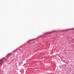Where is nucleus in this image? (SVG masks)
Wrapping results in <instances>:
<instances>
[{
    "label": "nucleus",
    "mask_w": 74,
    "mask_h": 74,
    "mask_svg": "<svg viewBox=\"0 0 74 74\" xmlns=\"http://www.w3.org/2000/svg\"><path fill=\"white\" fill-rule=\"evenodd\" d=\"M11 54H9L8 55V56H11Z\"/></svg>",
    "instance_id": "obj_1"
},
{
    "label": "nucleus",
    "mask_w": 74,
    "mask_h": 74,
    "mask_svg": "<svg viewBox=\"0 0 74 74\" xmlns=\"http://www.w3.org/2000/svg\"><path fill=\"white\" fill-rule=\"evenodd\" d=\"M53 33V32H48V33L49 34H51V33Z\"/></svg>",
    "instance_id": "obj_2"
},
{
    "label": "nucleus",
    "mask_w": 74,
    "mask_h": 74,
    "mask_svg": "<svg viewBox=\"0 0 74 74\" xmlns=\"http://www.w3.org/2000/svg\"><path fill=\"white\" fill-rule=\"evenodd\" d=\"M2 63H3V62H2L1 63H0V65H1Z\"/></svg>",
    "instance_id": "obj_3"
},
{
    "label": "nucleus",
    "mask_w": 74,
    "mask_h": 74,
    "mask_svg": "<svg viewBox=\"0 0 74 74\" xmlns=\"http://www.w3.org/2000/svg\"><path fill=\"white\" fill-rule=\"evenodd\" d=\"M74 40V39H73V40H71V41H73Z\"/></svg>",
    "instance_id": "obj_4"
},
{
    "label": "nucleus",
    "mask_w": 74,
    "mask_h": 74,
    "mask_svg": "<svg viewBox=\"0 0 74 74\" xmlns=\"http://www.w3.org/2000/svg\"><path fill=\"white\" fill-rule=\"evenodd\" d=\"M1 60L2 61V62H4V61H3V60Z\"/></svg>",
    "instance_id": "obj_5"
},
{
    "label": "nucleus",
    "mask_w": 74,
    "mask_h": 74,
    "mask_svg": "<svg viewBox=\"0 0 74 74\" xmlns=\"http://www.w3.org/2000/svg\"><path fill=\"white\" fill-rule=\"evenodd\" d=\"M29 42V41H28V42Z\"/></svg>",
    "instance_id": "obj_6"
},
{
    "label": "nucleus",
    "mask_w": 74,
    "mask_h": 74,
    "mask_svg": "<svg viewBox=\"0 0 74 74\" xmlns=\"http://www.w3.org/2000/svg\"><path fill=\"white\" fill-rule=\"evenodd\" d=\"M31 40H29V41H31Z\"/></svg>",
    "instance_id": "obj_7"
},
{
    "label": "nucleus",
    "mask_w": 74,
    "mask_h": 74,
    "mask_svg": "<svg viewBox=\"0 0 74 74\" xmlns=\"http://www.w3.org/2000/svg\"><path fill=\"white\" fill-rule=\"evenodd\" d=\"M19 48H18V49H19Z\"/></svg>",
    "instance_id": "obj_8"
}]
</instances>
